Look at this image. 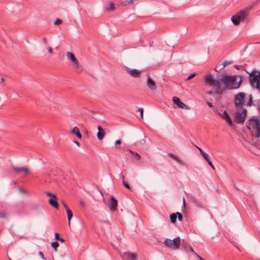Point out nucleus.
Masks as SVG:
<instances>
[{"label": "nucleus", "mask_w": 260, "mask_h": 260, "mask_svg": "<svg viewBox=\"0 0 260 260\" xmlns=\"http://www.w3.org/2000/svg\"><path fill=\"white\" fill-rule=\"evenodd\" d=\"M246 64H244V66H238L237 64H235L234 66V67L237 70H241L244 69V66H245Z\"/></svg>", "instance_id": "obj_40"}, {"label": "nucleus", "mask_w": 260, "mask_h": 260, "mask_svg": "<svg viewBox=\"0 0 260 260\" xmlns=\"http://www.w3.org/2000/svg\"><path fill=\"white\" fill-rule=\"evenodd\" d=\"M9 260H12V259H11L10 257H9Z\"/></svg>", "instance_id": "obj_58"}, {"label": "nucleus", "mask_w": 260, "mask_h": 260, "mask_svg": "<svg viewBox=\"0 0 260 260\" xmlns=\"http://www.w3.org/2000/svg\"><path fill=\"white\" fill-rule=\"evenodd\" d=\"M115 9V5L113 3H111L109 7L107 8L108 11H113Z\"/></svg>", "instance_id": "obj_35"}, {"label": "nucleus", "mask_w": 260, "mask_h": 260, "mask_svg": "<svg viewBox=\"0 0 260 260\" xmlns=\"http://www.w3.org/2000/svg\"><path fill=\"white\" fill-rule=\"evenodd\" d=\"M221 76L222 83H224L226 89H237L239 88L242 84V76L229 75L222 74Z\"/></svg>", "instance_id": "obj_1"}, {"label": "nucleus", "mask_w": 260, "mask_h": 260, "mask_svg": "<svg viewBox=\"0 0 260 260\" xmlns=\"http://www.w3.org/2000/svg\"><path fill=\"white\" fill-rule=\"evenodd\" d=\"M188 249L189 250V252H191L192 254H197V253L194 252L191 246H188Z\"/></svg>", "instance_id": "obj_44"}, {"label": "nucleus", "mask_w": 260, "mask_h": 260, "mask_svg": "<svg viewBox=\"0 0 260 260\" xmlns=\"http://www.w3.org/2000/svg\"><path fill=\"white\" fill-rule=\"evenodd\" d=\"M247 111L243 108L241 112H236L234 114V121L237 124H243L246 120Z\"/></svg>", "instance_id": "obj_6"}, {"label": "nucleus", "mask_w": 260, "mask_h": 260, "mask_svg": "<svg viewBox=\"0 0 260 260\" xmlns=\"http://www.w3.org/2000/svg\"><path fill=\"white\" fill-rule=\"evenodd\" d=\"M71 133L72 134L75 135L78 139H82V135L81 133H80L79 129L77 126L74 127L72 129Z\"/></svg>", "instance_id": "obj_21"}, {"label": "nucleus", "mask_w": 260, "mask_h": 260, "mask_svg": "<svg viewBox=\"0 0 260 260\" xmlns=\"http://www.w3.org/2000/svg\"><path fill=\"white\" fill-rule=\"evenodd\" d=\"M46 195L50 197L48 200L49 204L53 208L58 209L59 205L57 202V198L55 194L51 193V192H46Z\"/></svg>", "instance_id": "obj_10"}, {"label": "nucleus", "mask_w": 260, "mask_h": 260, "mask_svg": "<svg viewBox=\"0 0 260 260\" xmlns=\"http://www.w3.org/2000/svg\"><path fill=\"white\" fill-rule=\"evenodd\" d=\"M197 148L199 150L200 153L201 155H202V152H205L201 148H200L199 147H197Z\"/></svg>", "instance_id": "obj_50"}, {"label": "nucleus", "mask_w": 260, "mask_h": 260, "mask_svg": "<svg viewBox=\"0 0 260 260\" xmlns=\"http://www.w3.org/2000/svg\"><path fill=\"white\" fill-rule=\"evenodd\" d=\"M51 246L54 249V250L55 252L57 251V248L59 245L58 242L57 241L53 242L51 243Z\"/></svg>", "instance_id": "obj_30"}, {"label": "nucleus", "mask_w": 260, "mask_h": 260, "mask_svg": "<svg viewBox=\"0 0 260 260\" xmlns=\"http://www.w3.org/2000/svg\"><path fill=\"white\" fill-rule=\"evenodd\" d=\"M48 52L50 53H53V49L51 47H49L48 49Z\"/></svg>", "instance_id": "obj_53"}, {"label": "nucleus", "mask_w": 260, "mask_h": 260, "mask_svg": "<svg viewBox=\"0 0 260 260\" xmlns=\"http://www.w3.org/2000/svg\"><path fill=\"white\" fill-rule=\"evenodd\" d=\"M246 93L243 92L236 94L234 97V104L235 107L238 109H242L243 107L246 105Z\"/></svg>", "instance_id": "obj_5"}, {"label": "nucleus", "mask_w": 260, "mask_h": 260, "mask_svg": "<svg viewBox=\"0 0 260 260\" xmlns=\"http://www.w3.org/2000/svg\"><path fill=\"white\" fill-rule=\"evenodd\" d=\"M128 151L132 154V155L137 160H140L141 159V155L136 152H134L131 149H128Z\"/></svg>", "instance_id": "obj_25"}, {"label": "nucleus", "mask_w": 260, "mask_h": 260, "mask_svg": "<svg viewBox=\"0 0 260 260\" xmlns=\"http://www.w3.org/2000/svg\"><path fill=\"white\" fill-rule=\"evenodd\" d=\"M202 157L206 160L208 165L213 169L215 170L213 164L210 160L209 155L206 152H202Z\"/></svg>", "instance_id": "obj_20"}, {"label": "nucleus", "mask_w": 260, "mask_h": 260, "mask_svg": "<svg viewBox=\"0 0 260 260\" xmlns=\"http://www.w3.org/2000/svg\"><path fill=\"white\" fill-rule=\"evenodd\" d=\"M147 85L151 90H155L157 88L155 81L149 76L147 78Z\"/></svg>", "instance_id": "obj_17"}, {"label": "nucleus", "mask_w": 260, "mask_h": 260, "mask_svg": "<svg viewBox=\"0 0 260 260\" xmlns=\"http://www.w3.org/2000/svg\"><path fill=\"white\" fill-rule=\"evenodd\" d=\"M42 40L43 41V42L45 43V44H46V42H47V39L46 37H43L42 38Z\"/></svg>", "instance_id": "obj_55"}, {"label": "nucleus", "mask_w": 260, "mask_h": 260, "mask_svg": "<svg viewBox=\"0 0 260 260\" xmlns=\"http://www.w3.org/2000/svg\"><path fill=\"white\" fill-rule=\"evenodd\" d=\"M196 255L197 256V257H198V258H199V260H204V259L202 257H201V256L199 255L198 254H197Z\"/></svg>", "instance_id": "obj_54"}, {"label": "nucleus", "mask_w": 260, "mask_h": 260, "mask_svg": "<svg viewBox=\"0 0 260 260\" xmlns=\"http://www.w3.org/2000/svg\"><path fill=\"white\" fill-rule=\"evenodd\" d=\"M168 156L170 158L173 159L174 160H176L177 162H180L181 161V159L178 156H177L172 153H169L168 154Z\"/></svg>", "instance_id": "obj_26"}, {"label": "nucleus", "mask_w": 260, "mask_h": 260, "mask_svg": "<svg viewBox=\"0 0 260 260\" xmlns=\"http://www.w3.org/2000/svg\"><path fill=\"white\" fill-rule=\"evenodd\" d=\"M4 82H5V80H4V79L3 78H2L1 79L0 82H1V83H3Z\"/></svg>", "instance_id": "obj_57"}, {"label": "nucleus", "mask_w": 260, "mask_h": 260, "mask_svg": "<svg viewBox=\"0 0 260 260\" xmlns=\"http://www.w3.org/2000/svg\"><path fill=\"white\" fill-rule=\"evenodd\" d=\"M249 81L252 87L260 91V71L253 70L249 74Z\"/></svg>", "instance_id": "obj_4"}, {"label": "nucleus", "mask_w": 260, "mask_h": 260, "mask_svg": "<svg viewBox=\"0 0 260 260\" xmlns=\"http://www.w3.org/2000/svg\"><path fill=\"white\" fill-rule=\"evenodd\" d=\"M170 221L172 223H175L177 220L176 213H173L170 215Z\"/></svg>", "instance_id": "obj_27"}, {"label": "nucleus", "mask_w": 260, "mask_h": 260, "mask_svg": "<svg viewBox=\"0 0 260 260\" xmlns=\"http://www.w3.org/2000/svg\"><path fill=\"white\" fill-rule=\"evenodd\" d=\"M55 239L57 241H58L61 242V243H64L66 241L64 239H63L62 238H61L60 237V234L58 233H55Z\"/></svg>", "instance_id": "obj_29"}, {"label": "nucleus", "mask_w": 260, "mask_h": 260, "mask_svg": "<svg viewBox=\"0 0 260 260\" xmlns=\"http://www.w3.org/2000/svg\"><path fill=\"white\" fill-rule=\"evenodd\" d=\"M12 169L16 174L24 173L26 175H28L30 173L29 169L26 167L19 168L13 166Z\"/></svg>", "instance_id": "obj_15"}, {"label": "nucleus", "mask_w": 260, "mask_h": 260, "mask_svg": "<svg viewBox=\"0 0 260 260\" xmlns=\"http://www.w3.org/2000/svg\"><path fill=\"white\" fill-rule=\"evenodd\" d=\"M221 82H222V77L220 79H216L214 82V85L216 86L215 93L217 95L222 94L224 91L226 89V87H221Z\"/></svg>", "instance_id": "obj_9"}, {"label": "nucleus", "mask_w": 260, "mask_h": 260, "mask_svg": "<svg viewBox=\"0 0 260 260\" xmlns=\"http://www.w3.org/2000/svg\"><path fill=\"white\" fill-rule=\"evenodd\" d=\"M182 246L185 250H187V249H188V247H187L186 243L184 242V240L182 241Z\"/></svg>", "instance_id": "obj_42"}, {"label": "nucleus", "mask_w": 260, "mask_h": 260, "mask_svg": "<svg viewBox=\"0 0 260 260\" xmlns=\"http://www.w3.org/2000/svg\"><path fill=\"white\" fill-rule=\"evenodd\" d=\"M233 62L232 61H225L223 62V63L221 64V66L222 65L223 67H221L220 70H222L224 67H225L227 65H229V64H232Z\"/></svg>", "instance_id": "obj_33"}, {"label": "nucleus", "mask_w": 260, "mask_h": 260, "mask_svg": "<svg viewBox=\"0 0 260 260\" xmlns=\"http://www.w3.org/2000/svg\"><path fill=\"white\" fill-rule=\"evenodd\" d=\"M62 204L63 205V207L66 209V210H67V209L69 208L68 205H67V204L66 203V202L64 201H62Z\"/></svg>", "instance_id": "obj_48"}, {"label": "nucleus", "mask_w": 260, "mask_h": 260, "mask_svg": "<svg viewBox=\"0 0 260 260\" xmlns=\"http://www.w3.org/2000/svg\"><path fill=\"white\" fill-rule=\"evenodd\" d=\"M118 206V201L113 196H110V200L108 202V206L110 210L114 212L116 210Z\"/></svg>", "instance_id": "obj_11"}, {"label": "nucleus", "mask_w": 260, "mask_h": 260, "mask_svg": "<svg viewBox=\"0 0 260 260\" xmlns=\"http://www.w3.org/2000/svg\"><path fill=\"white\" fill-rule=\"evenodd\" d=\"M119 3L120 5L124 7L127 5H133L134 0H121Z\"/></svg>", "instance_id": "obj_23"}, {"label": "nucleus", "mask_w": 260, "mask_h": 260, "mask_svg": "<svg viewBox=\"0 0 260 260\" xmlns=\"http://www.w3.org/2000/svg\"><path fill=\"white\" fill-rule=\"evenodd\" d=\"M204 80L206 85L213 86L216 79H214L212 75L209 74L204 76Z\"/></svg>", "instance_id": "obj_16"}, {"label": "nucleus", "mask_w": 260, "mask_h": 260, "mask_svg": "<svg viewBox=\"0 0 260 260\" xmlns=\"http://www.w3.org/2000/svg\"><path fill=\"white\" fill-rule=\"evenodd\" d=\"M122 184L123 185V186L126 188H127V189H128L130 191H132V189H131V186L130 185H129V184L126 181H125L124 179V176L122 175Z\"/></svg>", "instance_id": "obj_28"}, {"label": "nucleus", "mask_w": 260, "mask_h": 260, "mask_svg": "<svg viewBox=\"0 0 260 260\" xmlns=\"http://www.w3.org/2000/svg\"><path fill=\"white\" fill-rule=\"evenodd\" d=\"M221 66V64L219 65V66H216L215 68H214L215 71L217 72H218L219 70H220V69L221 68H219V67Z\"/></svg>", "instance_id": "obj_49"}, {"label": "nucleus", "mask_w": 260, "mask_h": 260, "mask_svg": "<svg viewBox=\"0 0 260 260\" xmlns=\"http://www.w3.org/2000/svg\"><path fill=\"white\" fill-rule=\"evenodd\" d=\"M259 1V0H255V1L252 3V5L250 6L246 7L244 10H241L237 13L236 14L233 16L231 18L233 23L237 26L240 24L241 21H244L248 15L249 11L253 7L256 6L258 3Z\"/></svg>", "instance_id": "obj_2"}, {"label": "nucleus", "mask_w": 260, "mask_h": 260, "mask_svg": "<svg viewBox=\"0 0 260 260\" xmlns=\"http://www.w3.org/2000/svg\"><path fill=\"white\" fill-rule=\"evenodd\" d=\"M98 132L97 133V137L99 140H102L104 138L106 133L104 129L101 125L98 126Z\"/></svg>", "instance_id": "obj_18"}, {"label": "nucleus", "mask_w": 260, "mask_h": 260, "mask_svg": "<svg viewBox=\"0 0 260 260\" xmlns=\"http://www.w3.org/2000/svg\"><path fill=\"white\" fill-rule=\"evenodd\" d=\"M221 82H222V77L220 79H216L214 82V85L216 86L215 93L217 95L222 94L224 91L226 89V87H221Z\"/></svg>", "instance_id": "obj_8"}, {"label": "nucleus", "mask_w": 260, "mask_h": 260, "mask_svg": "<svg viewBox=\"0 0 260 260\" xmlns=\"http://www.w3.org/2000/svg\"><path fill=\"white\" fill-rule=\"evenodd\" d=\"M207 94L209 95H211L214 94V92L213 91H208Z\"/></svg>", "instance_id": "obj_56"}, {"label": "nucleus", "mask_w": 260, "mask_h": 260, "mask_svg": "<svg viewBox=\"0 0 260 260\" xmlns=\"http://www.w3.org/2000/svg\"><path fill=\"white\" fill-rule=\"evenodd\" d=\"M127 72L133 77H140L141 72L137 69H131L127 70Z\"/></svg>", "instance_id": "obj_19"}, {"label": "nucleus", "mask_w": 260, "mask_h": 260, "mask_svg": "<svg viewBox=\"0 0 260 260\" xmlns=\"http://www.w3.org/2000/svg\"><path fill=\"white\" fill-rule=\"evenodd\" d=\"M145 143H146V142H145V139H142V140L136 142V144H140L141 145H144Z\"/></svg>", "instance_id": "obj_43"}, {"label": "nucleus", "mask_w": 260, "mask_h": 260, "mask_svg": "<svg viewBox=\"0 0 260 260\" xmlns=\"http://www.w3.org/2000/svg\"><path fill=\"white\" fill-rule=\"evenodd\" d=\"M207 105L212 109V110L215 113H219L218 109H216L213 105V104L210 102H207Z\"/></svg>", "instance_id": "obj_31"}, {"label": "nucleus", "mask_w": 260, "mask_h": 260, "mask_svg": "<svg viewBox=\"0 0 260 260\" xmlns=\"http://www.w3.org/2000/svg\"><path fill=\"white\" fill-rule=\"evenodd\" d=\"M217 115L221 117L224 120H225L228 124L231 127H233L234 124L232 121V120L226 111H224L223 114H221L219 111V113H216Z\"/></svg>", "instance_id": "obj_14"}, {"label": "nucleus", "mask_w": 260, "mask_h": 260, "mask_svg": "<svg viewBox=\"0 0 260 260\" xmlns=\"http://www.w3.org/2000/svg\"><path fill=\"white\" fill-rule=\"evenodd\" d=\"M121 144V141L120 140H117L115 142V145H118Z\"/></svg>", "instance_id": "obj_47"}, {"label": "nucleus", "mask_w": 260, "mask_h": 260, "mask_svg": "<svg viewBox=\"0 0 260 260\" xmlns=\"http://www.w3.org/2000/svg\"><path fill=\"white\" fill-rule=\"evenodd\" d=\"M246 127L249 131L252 128L255 130L256 138H258L260 137V120L257 117L254 116L249 119Z\"/></svg>", "instance_id": "obj_3"}, {"label": "nucleus", "mask_w": 260, "mask_h": 260, "mask_svg": "<svg viewBox=\"0 0 260 260\" xmlns=\"http://www.w3.org/2000/svg\"><path fill=\"white\" fill-rule=\"evenodd\" d=\"M196 75V73H191V74H190L188 77L187 78V79H186V81L187 80H189L190 79H191L192 78H193V77H194Z\"/></svg>", "instance_id": "obj_38"}, {"label": "nucleus", "mask_w": 260, "mask_h": 260, "mask_svg": "<svg viewBox=\"0 0 260 260\" xmlns=\"http://www.w3.org/2000/svg\"><path fill=\"white\" fill-rule=\"evenodd\" d=\"M7 217V213L5 212L2 211L0 212V218H6Z\"/></svg>", "instance_id": "obj_39"}, {"label": "nucleus", "mask_w": 260, "mask_h": 260, "mask_svg": "<svg viewBox=\"0 0 260 260\" xmlns=\"http://www.w3.org/2000/svg\"><path fill=\"white\" fill-rule=\"evenodd\" d=\"M73 142L75 144H76L78 146H79V147L80 146V143L78 141L75 140L73 141Z\"/></svg>", "instance_id": "obj_51"}, {"label": "nucleus", "mask_w": 260, "mask_h": 260, "mask_svg": "<svg viewBox=\"0 0 260 260\" xmlns=\"http://www.w3.org/2000/svg\"><path fill=\"white\" fill-rule=\"evenodd\" d=\"M138 111L140 112L141 117L143 119V112H144L143 109L142 108H139L138 109Z\"/></svg>", "instance_id": "obj_41"}, {"label": "nucleus", "mask_w": 260, "mask_h": 260, "mask_svg": "<svg viewBox=\"0 0 260 260\" xmlns=\"http://www.w3.org/2000/svg\"><path fill=\"white\" fill-rule=\"evenodd\" d=\"M253 105V98L251 94L249 95V100L248 102L246 103V105L248 106H251Z\"/></svg>", "instance_id": "obj_32"}, {"label": "nucleus", "mask_w": 260, "mask_h": 260, "mask_svg": "<svg viewBox=\"0 0 260 260\" xmlns=\"http://www.w3.org/2000/svg\"><path fill=\"white\" fill-rule=\"evenodd\" d=\"M62 23V20L61 19L57 18L55 20V21L54 22V24L56 25H59L61 24Z\"/></svg>", "instance_id": "obj_36"}, {"label": "nucleus", "mask_w": 260, "mask_h": 260, "mask_svg": "<svg viewBox=\"0 0 260 260\" xmlns=\"http://www.w3.org/2000/svg\"><path fill=\"white\" fill-rule=\"evenodd\" d=\"M176 213L177 218H178V220L179 221H182V220H183L182 214L181 213L178 212H177Z\"/></svg>", "instance_id": "obj_34"}, {"label": "nucleus", "mask_w": 260, "mask_h": 260, "mask_svg": "<svg viewBox=\"0 0 260 260\" xmlns=\"http://www.w3.org/2000/svg\"><path fill=\"white\" fill-rule=\"evenodd\" d=\"M80 205L82 207H85V206H86V204H85V202L83 201H80Z\"/></svg>", "instance_id": "obj_45"}, {"label": "nucleus", "mask_w": 260, "mask_h": 260, "mask_svg": "<svg viewBox=\"0 0 260 260\" xmlns=\"http://www.w3.org/2000/svg\"><path fill=\"white\" fill-rule=\"evenodd\" d=\"M66 211H67V215H68L69 224V225H70L71 220L73 216V212L70 208L67 209Z\"/></svg>", "instance_id": "obj_24"}, {"label": "nucleus", "mask_w": 260, "mask_h": 260, "mask_svg": "<svg viewBox=\"0 0 260 260\" xmlns=\"http://www.w3.org/2000/svg\"><path fill=\"white\" fill-rule=\"evenodd\" d=\"M172 101L174 104L179 108L184 109L186 110L190 109V108L188 106H187L184 103H183L180 100V99L177 96H174L172 99Z\"/></svg>", "instance_id": "obj_12"}, {"label": "nucleus", "mask_w": 260, "mask_h": 260, "mask_svg": "<svg viewBox=\"0 0 260 260\" xmlns=\"http://www.w3.org/2000/svg\"><path fill=\"white\" fill-rule=\"evenodd\" d=\"M193 203L199 208H204V206H203V205L200 203V202H198L196 200H194V201H193Z\"/></svg>", "instance_id": "obj_37"}, {"label": "nucleus", "mask_w": 260, "mask_h": 260, "mask_svg": "<svg viewBox=\"0 0 260 260\" xmlns=\"http://www.w3.org/2000/svg\"><path fill=\"white\" fill-rule=\"evenodd\" d=\"M185 206H186V203H185V199L184 198L183 199V208L185 209Z\"/></svg>", "instance_id": "obj_52"}, {"label": "nucleus", "mask_w": 260, "mask_h": 260, "mask_svg": "<svg viewBox=\"0 0 260 260\" xmlns=\"http://www.w3.org/2000/svg\"><path fill=\"white\" fill-rule=\"evenodd\" d=\"M164 244L168 247L178 249L180 246V238L177 237L173 240L166 239L165 240Z\"/></svg>", "instance_id": "obj_7"}, {"label": "nucleus", "mask_w": 260, "mask_h": 260, "mask_svg": "<svg viewBox=\"0 0 260 260\" xmlns=\"http://www.w3.org/2000/svg\"><path fill=\"white\" fill-rule=\"evenodd\" d=\"M123 255L126 256L127 259L129 260H136L137 258V255L134 253H131L129 252H125Z\"/></svg>", "instance_id": "obj_22"}, {"label": "nucleus", "mask_w": 260, "mask_h": 260, "mask_svg": "<svg viewBox=\"0 0 260 260\" xmlns=\"http://www.w3.org/2000/svg\"><path fill=\"white\" fill-rule=\"evenodd\" d=\"M67 57L72 61L74 68L77 70H79V65L75 55L72 52H68L67 53ZM77 72L80 73V71H77Z\"/></svg>", "instance_id": "obj_13"}, {"label": "nucleus", "mask_w": 260, "mask_h": 260, "mask_svg": "<svg viewBox=\"0 0 260 260\" xmlns=\"http://www.w3.org/2000/svg\"><path fill=\"white\" fill-rule=\"evenodd\" d=\"M39 255L41 256V257L43 259H45L46 260V259L44 257V253L42 251H40L39 252Z\"/></svg>", "instance_id": "obj_46"}]
</instances>
